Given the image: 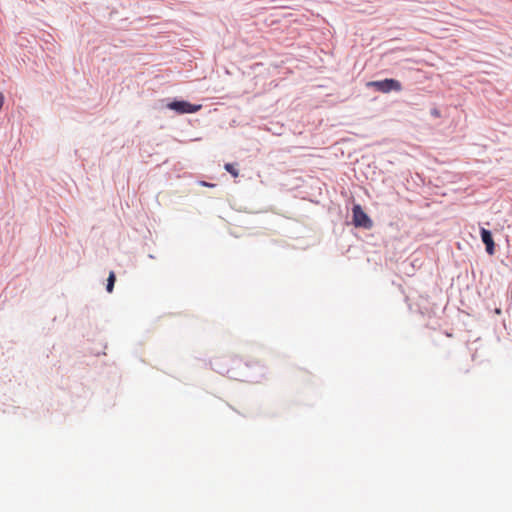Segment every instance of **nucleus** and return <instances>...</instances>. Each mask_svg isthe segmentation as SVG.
Here are the masks:
<instances>
[{
    "label": "nucleus",
    "mask_w": 512,
    "mask_h": 512,
    "mask_svg": "<svg viewBox=\"0 0 512 512\" xmlns=\"http://www.w3.org/2000/svg\"><path fill=\"white\" fill-rule=\"evenodd\" d=\"M366 86L384 94L390 92H400L403 89L402 83L394 78L369 81L367 82Z\"/></svg>",
    "instance_id": "f03ea898"
},
{
    "label": "nucleus",
    "mask_w": 512,
    "mask_h": 512,
    "mask_svg": "<svg viewBox=\"0 0 512 512\" xmlns=\"http://www.w3.org/2000/svg\"><path fill=\"white\" fill-rule=\"evenodd\" d=\"M355 228L370 230L374 223L371 217L364 211L359 203H354L352 206L351 222Z\"/></svg>",
    "instance_id": "f257e3e1"
},
{
    "label": "nucleus",
    "mask_w": 512,
    "mask_h": 512,
    "mask_svg": "<svg viewBox=\"0 0 512 512\" xmlns=\"http://www.w3.org/2000/svg\"><path fill=\"white\" fill-rule=\"evenodd\" d=\"M166 107L179 115H183L198 112L202 108V105L193 104L185 99L174 98L166 104Z\"/></svg>",
    "instance_id": "7ed1b4c3"
},
{
    "label": "nucleus",
    "mask_w": 512,
    "mask_h": 512,
    "mask_svg": "<svg viewBox=\"0 0 512 512\" xmlns=\"http://www.w3.org/2000/svg\"><path fill=\"white\" fill-rule=\"evenodd\" d=\"M249 372L245 375L247 382H259L265 375L266 369L264 366L255 363L250 366L248 364L245 365Z\"/></svg>",
    "instance_id": "20e7f679"
},
{
    "label": "nucleus",
    "mask_w": 512,
    "mask_h": 512,
    "mask_svg": "<svg viewBox=\"0 0 512 512\" xmlns=\"http://www.w3.org/2000/svg\"><path fill=\"white\" fill-rule=\"evenodd\" d=\"M224 169L230 173L233 177H237L239 174L238 169L235 167L233 163H226L224 165Z\"/></svg>",
    "instance_id": "0eeeda50"
},
{
    "label": "nucleus",
    "mask_w": 512,
    "mask_h": 512,
    "mask_svg": "<svg viewBox=\"0 0 512 512\" xmlns=\"http://www.w3.org/2000/svg\"><path fill=\"white\" fill-rule=\"evenodd\" d=\"M430 115H431V116H433V117H435V118H438V117H440V116H441V113H440L439 109H437V108H432V109L430 110Z\"/></svg>",
    "instance_id": "6e6552de"
},
{
    "label": "nucleus",
    "mask_w": 512,
    "mask_h": 512,
    "mask_svg": "<svg viewBox=\"0 0 512 512\" xmlns=\"http://www.w3.org/2000/svg\"><path fill=\"white\" fill-rule=\"evenodd\" d=\"M148 257L151 259H154V255H152V254H149Z\"/></svg>",
    "instance_id": "9b49d317"
},
{
    "label": "nucleus",
    "mask_w": 512,
    "mask_h": 512,
    "mask_svg": "<svg viewBox=\"0 0 512 512\" xmlns=\"http://www.w3.org/2000/svg\"><path fill=\"white\" fill-rule=\"evenodd\" d=\"M115 281H116V275L113 271H110L109 276L107 278V283H106V291L108 293H111L113 291Z\"/></svg>",
    "instance_id": "423d86ee"
},
{
    "label": "nucleus",
    "mask_w": 512,
    "mask_h": 512,
    "mask_svg": "<svg viewBox=\"0 0 512 512\" xmlns=\"http://www.w3.org/2000/svg\"><path fill=\"white\" fill-rule=\"evenodd\" d=\"M220 374L229 373L228 370H217Z\"/></svg>",
    "instance_id": "9d476101"
},
{
    "label": "nucleus",
    "mask_w": 512,
    "mask_h": 512,
    "mask_svg": "<svg viewBox=\"0 0 512 512\" xmlns=\"http://www.w3.org/2000/svg\"><path fill=\"white\" fill-rule=\"evenodd\" d=\"M200 185L205 186V187H214L215 186V184H212V183H209L206 181H200Z\"/></svg>",
    "instance_id": "1a4fd4ad"
},
{
    "label": "nucleus",
    "mask_w": 512,
    "mask_h": 512,
    "mask_svg": "<svg viewBox=\"0 0 512 512\" xmlns=\"http://www.w3.org/2000/svg\"><path fill=\"white\" fill-rule=\"evenodd\" d=\"M480 238L485 245V251L488 255L492 256L495 254L496 247L493 239L492 232L489 229L480 228Z\"/></svg>",
    "instance_id": "39448f33"
}]
</instances>
